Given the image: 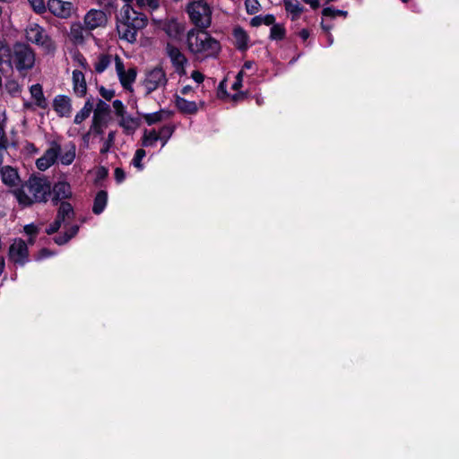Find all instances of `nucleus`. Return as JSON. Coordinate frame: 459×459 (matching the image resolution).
Returning <instances> with one entry per match:
<instances>
[{"instance_id": "1", "label": "nucleus", "mask_w": 459, "mask_h": 459, "mask_svg": "<svg viewBox=\"0 0 459 459\" xmlns=\"http://www.w3.org/2000/svg\"><path fill=\"white\" fill-rule=\"evenodd\" d=\"M186 46L190 53L200 59L215 56L221 45L218 40L204 30H191L186 36Z\"/></svg>"}, {"instance_id": "43", "label": "nucleus", "mask_w": 459, "mask_h": 459, "mask_svg": "<svg viewBox=\"0 0 459 459\" xmlns=\"http://www.w3.org/2000/svg\"><path fill=\"white\" fill-rule=\"evenodd\" d=\"M33 10L38 13H42L48 8L44 0H28Z\"/></svg>"}, {"instance_id": "64", "label": "nucleus", "mask_w": 459, "mask_h": 459, "mask_svg": "<svg viewBox=\"0 0 459 459\" xmlns=\"http://www.w3.org/2000/svg\"><path fill=\"white\" fill-rule=\"evenodd\" d=\"M322 27H323V29H324V30H330V27H329V26H325V25H324V24H322Z\"/></svg>"}, {"instance_id": "8", "label": "nucleus", "mask_w": 459, "mask_h": 459, "mask_svg": "<svg viewBox=\"0 0 459 459\" xmlns=\"http://www.w3.org/2000/svg\"><path fill=\"white\" fill-rule=\"evenodd\" d=\"M115 68L122 87L125 90L133 91V83L135 82L137 76V69L131 66L126 69L122 59L118 56H115Z\"/></svg>"}, {"instance_id": "9", "label": "nucleus", "mask_w": 459, "mask_h": 459, "mask_svg": "<svg viewBox=\"0 0 459 459\" xmlns=\"http://www.w3.org/2000/svg\"><path fill=\"white\" fill-rule=\"evenodd\" d=\"M109 111V105L99 100L93 111L92 124L91 126V132L96 134H102L104 133V127L107 126Z\"/></svg>"}, {"instance_id": "29", "label": "nucleus", "mask_w": 459, "mask_h": 459, "mask_svg": "<svg viewBox=\"0 0 459 459\" xmlns=\"http://www.w3.org/2000/svg\"><path fill=\"white\" fill-rule=\"evenodd\" d=\"M169 117L170 112L165 109H160L154 113L143 114V119L149 126L159 123L166 118H169Z\"/></svg>"}, {"instance_id": "2", "label": "nucleus", "mask_w": 459, "mask_h": 459, "mask_svg": "<svg viewBox=\"0 0 459 459\" xmlns=\"http://www.w3.org/2000/svg\"><path fill=\"white\" fill-rule=\"evenodd\" d=\"M9 56H4L8 70L14 67L18 72L23 73L33 68L36 61L34 50L25 43H15L9 47Z\"/></svg>"}, {"instance_id": "22", "label": "nucleus", "mask_w": 459, "mask_h": 459, "mask_svg": "<svg viewBox=\"0 0 459 459\" xmlns=\"http://www.w3.org/2000/svg\"><path fill=\"white\" fill-rule=\"evenodd\" d=\"M73 87L74 93L79 97H83L87 92V84L84 74L82 71L74 70L73 72Z\"/></svg>"}, {"instance_id": "63", "label": "nucleus", "mask_w": 459, "mask_h": 459, "mask_svg": "<svg viewBox=\"0 0 459 459\" xmlns=\"http://www.w3.org/2000/svg\"><path fill=\"white\" fill-rule=\"evenodd\" d=\"M244 66H245L246 68H250V67H251V63L247 62V63H245Z\"/></svg>"}, {"instance_id": "20", "label": "nucleus", "mask_w": 459, "mask_h": 459, "mask_svg": "<svg viewBox=\"0 0 459 459\" xmlns=\"http://www.w3.org/2000/svg\"><path fill=\"white\" fill-rule=\"evenodd\" d=\"M160 27L172 39H177L183 31L182 25L176 19H165L160 22Z\"/></svg>"}, {"instance_id": "56", "label": "nucleus", "mask_w": 459, "mask_h": 459, "mask_svg": "<svg viewBox=\"0 0 459 459\" xmlns=\"http://www.w3.org/2000/svg\"><path fill=\"white\" fill-rule=\"evenodd\" d=\"M304 3L310 5V7L314 10L317 9L320 5L318 0H302Z\"/></svg>"}, {"instance_id": "11", "label": "nucleus", "mask_w": 459, "mask_h": 459, "mask_svg": "<svg viewBox=\"0 0 459 459\" xmlns=\"http://www.w3.org/2000/svg\"><path fill=\"white\" fill-rule=\"evenodd\" d=\"M117 18L130 23L134 28L143 29L147 25L146 15L137 12L131 4H125Z\"/></svg>"}, {"instance_id": "12", "label": "nucleus", "mask_w": 459, "mask_h": 459, "mask_svg": "<svg viewBox=\"0 0 459 459\" xmlns=\"http://www.w3.org/2000/svg\"><path fill=\"white\" fill-rule=\"evenodd\" d=\"M61 151L62 146L56 141H52L44 154L36 160L37 168L41 171L50 168L58 160Z\"/></svg>"}, {"instance_id": "25", "label": "nucleus", "mask_w": 459, "mask_h": 459, "mask_svg": "<svg viewBox=\"0 0 459 459\" xmlns=\"http://www.w3.org/2000/svg\"><path fill=\"white\" fill-rule=\"evenodd\" d=\"M30 92L37 107L43 109L48 108V101L44 96L43 89L40 84L37 83L31 85L30 88Z\"/></svg>"}, {"instance_id": "44", "label": "nucleus", "mask_w": 459, "mask_h": 459, "mask_svg": "<svg viewBox=\"0 0 459 459\" xmlns=\"http://www.w3.org/2000/svg\"><path fill=\"white\" fill-rule=\"evenodd\" d=\"M247 12L249 14H254L258 12L260 4L257 0H246L245 2Z\"/></svg>"}, {"instance_id": "54", "label": "nucleus", "mask_w": 459, "mask_h": 459, "mask_svg": "<svg viewBox=\"0 0 459 459\" xmlns=\"http://www.w3.org/2000/svg\"><path fill=\"white\" fill-rule=\"evenodd\" d=\"M191 77L197 83H201L204 79V76L199 71H194L191 74Z\"/></svg>"}, {"instance_id": "10", "label": "nucleus", "mask_w": 459, "mask_h": 459, "mask_svg": "<svg viewBox=\"0 0 459 459\" xmlns=\"http://www.w3.org/2000/svg\"><path fill=\"white\" fill-rule=\"evenodd\" d=\"M165 53L169 58L175 72L183 76L186 74V65L188 61L181 50L171 43H168L165 47Z\"/></svg>"}, {"instance_id": "6", "label": "nucleus", "mask_w": 459, "mask_h": 459, "mask_svg": "<svg viewBox=\"0 0 459 459\" xmlns=\"http://www.w3.org/2000/svg\"><path fill=\"white\" fill-rule=\"evenodd\" d=\"M25 190L30 193L34 203H42L47 202L51 187L46 179L30 178L25 183Z\"/></svg>"}, {"instance_id": "4", "label": "nucleus", "mask_w": 459, "mask_h": 459, "mask_svg": "<svg viewBox=\"0 0 459 459\" xmlns=\"http://www.w3.org/2000/svg\"><path fill=\"white\" fill-rule=\"evenodd\" d=\"M169 79L166 71L160 65H156L144 72L141 85L145 91V95H150L155 91H165Z\"/></svg>"}, {"instance_id": "41", "label": "nucleus", "mask_w": 459, "mask_h": 459, "mask_svg": "<svg viewBox=\"0 0 459 459\" xmlns=\"http://www.w3.org/2000/svg\"><path fill=\"white\" fill-rule=\"evenodd\" d=\"M115 137H116V132L110 131L108 134L107 139L103 143L102 148L100 149L101 153H106L109 151V149L111 148V146L113 145V143L115 142Z\"/></svg>"}, {"instance_id": "3", "label": "nucleus", "mask_w": 459, "mask_h": 459, "mask_svg": "<svg viewBox=\"0 0 459 459\" xmlns=\"http://www.w3.org/2000/svg\"><path fill=\"white\" fill-rule=\"evenodd\" d=\"M185 10L195 27L205 30L211 26L212 8L206 0H191Z\"/></svg>"}, {"instance_id": "53", "label": "nucleus", "mask_w": 459, "mask_h": 459, "mask_svg": "<svg viewBox=\"0 0 459 459\" xmlns=\"http://www.w3.org/2000/svg\"><path fill=\"white\" fill-rule=\"evenodd\" d=\"M242 77H243V71H240L236 77V82L233 83L232 88L234 90H238L241 87L242 84Z\"/></svg>"}, {"instance_id": "23", "label": "nucleus", "mask_w": 459, "mask_h": 459, "mask_svg": "<svg viewBox=\"0 0 459 459\" xmlns=\"http://www.w3.org/2000/svg\"><path fill=\"white\" fill-rule=\"evenodd\" d=\"M76 156V146L74 143H68L62 146L61 153L58 156L63 165H70L73 163Z\"/></svg>"}, {"instance_id": "15", "label": "nucleus", "mask_w": 459, "mask_h": 459, "mask_svg": "<svg viewBox=\"0 0 459 459\" xmlns=\"http://www.w3.org/2000/svg\"><path fill=\"white\" fill-rule=\"evenodd\" d=\"M47 7L53 15L61 19L70 18L75 11L73 3L62 0H48Z\"/></svg>"}, {"instance_id": "58", "label": "nucleus", "mask_w": 459, "mask_h": 459, "mask_svg": "<svg viewBox=\"0 0 459 459\" xmlns=\"http://www.w3.org/2000/svg\"><path fill=\"white\" fill-rule=\"evenodd\" d=\"M5 263L4 257H0V275L4 273Z\"/></svg>"}, {"instance_id": "37", "label": "nucleus", "mask_w": 459, "mask_h": 459, "mask_svg": "<svg viewBox=\"0 0 459 459\" xmlns=\"http://www.w3.org/2000/svg\"><path fill=\"white\" fill-rule=\"evenodd\" d=\"M174 132V127L172 126H164L158 132L159 140L162 142V146H164L168 140L171 137Z\"/></svg>"}, {"instance_id": "38", "label": "nucleus", "mask_w": 459, "mask_h": 459, "mask_svg": "<svg viewBox=\"0 0 459 459\" xmlns=\"http://www.w3.org/2000/svg\"><path fill=\"white\" fill-rule=\"evenodd\" d=\"M285 36V30L279 24H273L271 28L270 37L272 39L279 40L282 39Z\"/></svg>"}, {"instance_id": "21", "label": "nucleus", "mask_w": 459, "mask_h": 459, "mask_svg": "<svg viewBox=\"0 0 459 459\" xmlns=\"http://www.w3.org/2000/svg\"><path fill=\"white\" fill-rule=\"evenodd\" d=\"M2 182L8 186H16L20 183V177L15 169L4 166L0 170Z\"/></svg>"}, {"instance_id": "51", "label": "nucleus", "mask_w": 459, "mask_h": 459, "mask_svg": "<svg viewBox=\"0 0 459 459\" xmlns=\"http://www.w3.org/2000/svg\"><path fill=\"white\" fill-rule=\"evenodd\" d=\"M8 142H0V164L3 163L4 158L7 153Z\"/></svg>"}, {"instance_id": "35", "label": "nucleus", "mask_w": 459, "mask_h": 459, "mask_svg": "<svg viewBox=\"0 0 459 459\" xmlns=\"http://www.w3.org/2000/svg\"><path fill=\"white\" fill-rule=\"evenodd\" d=\"M158 132L154 129L145 130L143 135L142 144L143 147H153L159 140Z\"/></svg>"}, {"instance_id": "39", "label": "nucleus", "mask_w": 459, "mask_h": 459, "mask_svg": "<svg viewBox=\"0 0 459 459\" xmlns=\"http://www.w3.org/2000/svg\"><path fill=\"white\" fill-rule=\"evenodd\" d=\"M98 4L102 7L104 12L110 15L111 12L117 9V0H98Z\"/></svg>"}, {"instance_id": "30", "label": "nucleus", "mask_w": 459, "mask_h": 459, "mask_svg": "<svg viewBox=\"0 0 459 459\" xmlns=\"http://www.w3.org/2000/svg\"><path fill=\"white\" fill-rule=\"evenodd\" d=\"M107 202H108L107 192L103 191V190L98 192V194L96 195L95 199H94L92 212L95 214L101 213L107 205Z\"/></svg>"}, {"instance_id": "7", "label": "nucleus", "mask_w": 459, "mask_h": 459, "mask_svg": "<svg viewBox=\"0 0 459 459\" xmlns=\"http://www.w3.org/2000/svg\"><path fill=\"white\" fill-rule=\"evenodd\" d=\"M74 218V211L71 204L67 202H61L57 209L56 220L46 230L47 234H54L62 227V225L65 227L70 225Z\"/></svg>"}, {"instance_id": "61", "label": "nucleus", "mask_w": 459, "mask_h": 459, "mask_svg": "<svg viewBox=\"0 0 459 459\" xmlns=\"http://www.w3.org/2000/svg\"><path fill=\"white\" fill-rule=\"evenodd\" d=\"M190 90H191V88L189 86H186L183 88L182 93L186 94Z\"/></svg>"}, {"instance_id": "31", "label": "nucleus", "mask_w": 459, "mask_h": 459, "mask_svg": "<svg viewBox=\"0 0 459 459\" xmlns=\"http://www.w3.org/2000/svg\"><path fill=\"white\" fill-rule=\"evenodd\" d=\"M112 56L108 54H100L98 56L95 63L94 69L98 74L103 73L111 64Z\"/></svg>"}, {"instance_id": "19", "label": "nucleus", "mask_w": 459, "mask_h": 459, "mask_svg": "<svg viewBox=\"0 0 459 459\" xmlns=\"http://www.w3.org/2000/svg\"><path fill=\"white\" fill-rule=\"evenodd\" d=\"M53 197L52 202L57 204L59 201L72 197V189L70 185L65 181L56 183L52 189Z\"/></svg>"}, {"instance_id": "42", "label": "nucleus", "mask_w": 459, "mask_h": 459, "mask_svg": "<svg viewBox=\"0 0 459 459\" xmlns=\"http://www.w3.org/2000/svg\"><path fill=\"white\" fill-rule=\"evenodd\" d=\"M136 4L140 8L148 6L152 10H156L160 3L159 0H136Z\"/></svg>"}, {"instance_id": "32", "label": "nucleus", "mask_w": 459, "mask_h": 459, "mask_svg": "<svg viewBox=\"0 0 459 459\" xmlns=\"http://www.w3.org/2000/svg\"><path fill=\"white\" fill-rule=\"evenodd\" d=\"M176 105L184 113L194 114L197 111V106L195 101H189L180 97L177 98Z\"/></svg>"}, {"instance_id": "27", "label": "nucleus", "mask_w": 459, "mask_h": 459, "mask_svg": "<svg viewBox=\"0 0 459 459\" xmlns=\"http://www.w3.org/2000/svg\"><path fill=\"white\" fill-rule=\"evenodd\" d=\"M13 193L21 206L27 207L34 204L30 193L25 190V184L22 187L13 190Z\"/></svg>"}, {"instance_id": "48", "label": "nucleus", "mask_w": 459, "mask_h": 459, "mask_svg": "<svg viewBox=\"0 0 459 459\" xmlns=\"http://www.w3.org/2000/svg\"><path fill=\"white\" fill-rule=\"evenodd\" d=\"M112 105L117 117H121L126 115V108L121 100H116L113 101Z\"/></svg>"}, {"instance_id": "28", "label": "nucleus", "mask_w": 459, "mask_h": 459, "mask_svg": "<svg viewBox=\"0 0 459 459\" xmlns=\"http://www.w3.org/2000/svg\"><path fill=\"white\" fill-rule=\"evenodd\" d=\"M284 7L287 13L291 14V20L299 18L304 8L298 0H284Z\"/></svg>"}, {"instance_id": "49", "label": "nucleus", "mask_w": 459, "mask_h": 459, "mask_svg": "<svg viewBox=\"0 0 459 459\" xmlns=\"http://www.w3.org/2000/svg\"><path fill=\"white\" fill-rule=\"evenodd\" d=\"M5 88L8 91V92H10L13 95L17 94L21 91L20 85L15 81H9L5 84Z\"/></svg>"}, {"instance_id": "36", "label": "nucleus", "mask_w": 459, "mask_h": 459, "mask_svg": "<svg viewBox=\"0 0 459 459\" xmlns=\"http://www.w3.org/2000/svg\"><path fill=\"white\" fill-rule=\"evenodd\" d=\"M79 227L77 225H72L62 236L55 238V242L58 245H64L67 243L78 232Z\"/></svg>"}, {"instance_id": "18", "label": "nucleus", "mask_w": 459, "mask_h": 459, "mask_svg": "<svg viewBox=\"0 0 459 459\" xmlns=\"http://www.w3.org/2000/svg\"><path fill=\"white\" fill-rule=\"evenodd\" d=\"M90 34L91 30H89L84 24L74 22L71 25L69 37L74 44H83Z\"/></svg>"}, {"instance_id": "62", "label": "nucleus", "mask_w": 459, "mask_h": 459, "mask_svg": "<svg viewBox=\"0 0 459 459\" xmlns=\"http://www.w3.org/2000/svg\"><path fill=\"white\" fill-rule=\"evenodd\" d=\"M328 40H329V44L332 45L333 42V36L331 34L328 35Z\"/></svg>"}, {"instance_id": "55", "label": "nucleus", "mask_w": 459, "mask_h": 459, "mask_svg": "<svg viewBox=\"0 0 459 459\" xmlns=\"http://www.w3.org/2000/svg\"><path fill=\"white\" fill-rule=\"evenodd\" d=\"M0 142H8L5 134L4 125L2 121H0Z\"/></svg>"}, {"instance_id": "17", "label": "nucleus", "mask_w": 459, "mask_h": 459, "mask_svg": "<svg viewBox=\"0 0 459 459\" xmlns=\"http://www.w3.org/2000/svg\"><path fill=\"white\" fill-rule=\"evenodd\" d=\"M53 108L61 117H68L72 112L71 99L65 95H57L53 100Z\"/></svg>"}, {"instance_id": "16", "label": "nucleus", "mask_w": 459, "mask_h": 459, "mask_svg": "<svg viewBox=\"0 0 459 459\" xmlns=\"http://www.w3.org/2000/svg\"><path fill=\"white\" fill-rule=\"evenodd\" d=\"M141 28H134L130 23L117 18V31L121 39L133 43L136 40L137 32Z\"/></svg>"}, {"instance_id": "24", "label": "nucleus", "mask_w": 459, "mask_h": 459, "mask_svg": "<svg viewBox=\"0 0 459 459\" xmlns=\"http://www.w3.org/2000/svg\"><path fill=\"white\" fill-rule=\"evenodd\" d=\"M233 38L235 46L239 50H247L248 48L249 37L241 27H235L233 30Z\"/></svg>"}, {"instance_id": "45", "label": "nucleus", "mask_w": 459, "mask_h": 459, "mask_svg": "<svg viewBox=\"0 0 459 459\" xmlns=\"http://www.w3.org/2000/svg\"><path fill=\"white\" fill-rule=\"evenodd\" d=\"M323 15L334 18L337 15L346 16L347 12L342 10H336L332 7H326L323 10Z\"/></svg>"}, {"instance_id": "5", "label": "nucleus", "mask_w": 459, "mask_h": 459, "mask_svg": "<svg viewBox=\"0 0 459 459\" xmlns=\"http://www.w3.org/2000/svg\"><path fill=\"white\" fill-rule=\"evenodd\" d=\"M26 39L39 47L46 53H52L56 46L52 39L48 36L44 28L37 23H30L25 29Z\"/></svg>"}, {"instance_id": "57", "label": "nucleus", "mask_w": 459, "mask_h": 459, "mask_svg": "<svg viewBox=\"0 0 459 459\" xmlns=\"http://www.w3.org/2000/svg\"><path fill=\"white\" fill-rule=\"evenodd\" d=\"M309 31L306 29H303L300 30L299 32V37L303 39V40H307L309 37Z\"/></svg>"}, {"instance_id": "26", "label": "nucleus", "mask_w": 459, "mask_h": 459, "mask_svg": "<svg viewBox=\"0 0 459 459\" xmlns=\"http://www.w3.org/2000/svg\"><path fill=\"white\" fill-rule=\"evenodd\" d=\"M118 124L126 134H131L140 126V120L136 117L124 115L120 117Z\"/></svg>"}, {"instance_id": "52", "label": "nucleus", "mask_w": 459, "mask_h": 459, "mask_svg": "<svg viewBox=\"0 0 459 459\" xmlns=\"http://www.w3.org/2000/svg\"><path fill=\"white\" fill-rule=\"evenodd\" d=\"M126 178V173L125 171L120 169V168H117L115 169V178L117 180V183H121Z\"/></svg>"}, {"instance_id": "33", "label": "nucleus", "mask_w": 459, "mask_h": 459, "mask_svg": "<svg viewBox=\"0 0 459 459\" xmlns=\"http://www.w3.org/2000/svg\"><path fill=\"white\" fill-rule=\"evenodd\" d=\"M93 109V103L91 100H88L83 108L75 115L74 122L76 125L83 122L91 115Z\"/></svg>"}, {"instance_id": "60", "label": "nucleus", "mask_w": 459, "mask_h": 459, "mask_svg": "<svg viewBox=\"0 0 459 459\" xmlns=\"http://www.w3.org/2000/svg\"><path fill=\"white\" fill-rule=\"evenodd\" d=\"M23 107H24L25 108L30 109V108H32V104H31L30 102H24V103H23Z\"/></svg>"}, {"instance_id": "14", "label": "nucleus", "mask_w": 459, "mask_h": 459, "mask_svg": "<svg viewBox=\"0 0 459 459\" xmlns=\"http://www.w3.org/2000/svg\"><path fill=\"white\" fill-rule=\"evenodd\" d=\"M108 22V14L102 10L91 9L84 15L83 23L89 30L103 28Z\"/></svg>"}, {"instance_id": "47", "label": "nucleus", "mask_w": 459, "mask_h": 459, "mask_svg": "<svg viewBox=\"0 0 459 459\" xmlns=\"http://www.w3.org/2000/svg\"><path fill=\"white\" fill-rule=\"evenodd\" d=\"M258 20L262 21L263 23L265 24V25H272L275 22V18H274L273 15L267 14L265 16H256V17L253 18L251 23L252 24H255V22L258 21Z\"/></svg>"}, {"instance_id": "46", "label": "nucleus", "mask_w": 459, "mask_h": 459, "mask_svg": "<svg viewBox=\"0 0 459 459\" xmlns=\"http://www.w3.org/2000/svg\"><path fill=\"white\" fill-rule=\"evenodd\" d=\"M24 232L30 236L29 243L33 244L34 240L32 237L37 235L39 232V228L34 224H28L24 226Z\"/></svg>"}, {"instance_id": "13", "label": "nucleus", "mask_w": 459, "mask_h": 459, "mask_svg": "<svg viewBox=\"0 0 459 459\" xmlns=\"http://www.w3.org/2000/svg\"><path fill=\"white\" fill-rule=\"evenodd\" d=\"M9 258L14 264L24 265L29 261L27 244L22 238H15L9 247Z\"/></svg>"}, {"instance_id": "50", "label": "nucleus", "mask_w": 459, "mask_h": 459, "mask_svg": "<svg viewBox=\"0 0 459 459\" xmlns=\"http://www.w3.org/2000/svg\"><path fill=\"white\" fill-rule=\"evenodd\" d=\"M100 94L105 100H110L115 96V91L113 90H109V89H106L104 87H100Z\"/></svg>"}, {"instance_id": "34", "label": "nucleus", "mask_w": 459, "mask_h": 459, "mask_svg": "<svg viewBox=\"0 0 459 459\" xmlns=\"http://www.w3.org/2000/svg\"><path fill=\"white\" fill-rule=\"evenodd\" d=\"M9 46L4 40L0 39V74H6L10 72L6 66L4 56H9Z\"/></svg>"}, {"instance_id": "59", "label": "nucleus", "mask_w": 459, "mask_h": 459, "mask_svg": "<svg viewBox=\"0 0 459 459\" xmlns=\"http://www.w3.org/2000/svg\"><path fill=\"white\" fill-rule=\"evenodd\" d=\"M79 61H80L81 65H82V67L86 68V66H87L86 60H85L84 58H82H82H80V59H79Z\"/></svg>"}, {"instance_id": "40", "label": "nucleus", "mask_w": 459, "mask_h": 459, "mask_svg": "<svg viewBox=\"0 0 459 459\" xmlns=\"http://www.w3.org/2000/svg\"><path fill=\"white\" fill-rule=\"evenodd\" d=\"M145 155H146V152L143 149L136 150L134 159L132 160V164L135 168L142 169H143L142 160L145 157Z\"/></svg>"}]
</instances>
